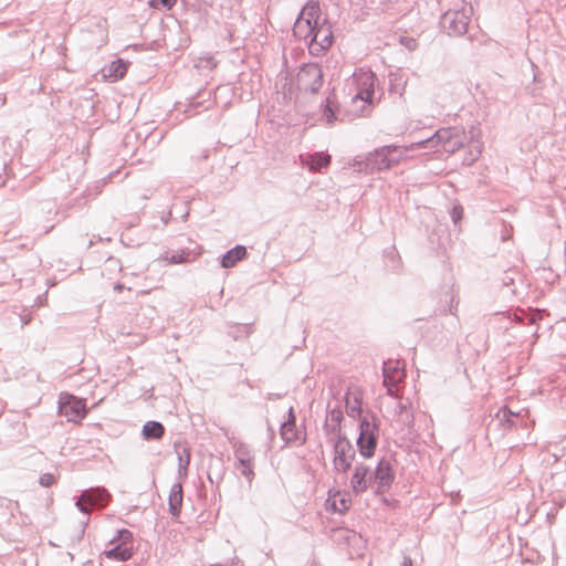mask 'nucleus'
Returning a JSON list of instances; mask_svg holds the SVG:
<instances>
[{
  "instance_id": "1",
  "label": "nucleus",
  "mask_w": 566,
  "mask_h": 566,
  "mask_svg": "<svg viewBox=\"0 0 566 566\" xmlns=\"http://www.w3.org/2000/svg\"><path fill=\"white\" fill-rule=\"evenodd\" d=\"M415 149H418L416 142L402 146L387 145L379 147L366 156L364 167L360 170L367 172L388 170L401 161L411 158L409 153Z\"/></svg>"
},
{
  "instance_id": "2",
  "label": "nucleus",
  "mask_w": 566,
  "mask_h": 566,
  "mask_svg": "<svg viewBox=\"0 0 566 566\" xmlns=\"http://www.w3.org/2000/svg\"><path fill=\"white\" fill-rule=\"evenodd\" d=\"M376 75L370 70L359 69L355 71L348 82V88L352 96V104L363 103L360 112L371 104Z\"/></svg>"
},
{
  "instance_id": "3",
  "label": "nucleus",
  "mask_w": 566,
  "mask_h": 566,
  "mask_svg": "<svg viewBox=\"0 0 566 566\" xmlns=\"http://www.w3.org/2000/svg\"><path fill=\"white\" fill-rule=\"evenodd\" d=\"M465 143L464 129L460 127H443L438 129L432 136L416 142L418 148H433L441 146L447 153L459 150Z\"/></svg>"
},
{
  "instance_id": "4",
  "label": "nucleus",
  "mask_w": 566,
  "mask_h": 566,
  "mask_svg": "<svg viewBox=\"0 0 566 566\" xmlns=\"http://www.w3.org/2000/svg\"><path fill=\"white\" fill-rule=\"evenodd\" d=\"M333 447V468L337 473H347L352 468L356 452L350 441L338 431L331 439Z\"/></svg>"
},
{
  "instance_id": "5",
  "label": "nucleus",
  "mask_w": 566,
  "mask_h": 566,
  "mask_svg": "<svg viewBox=\"0 0 566 566\" xmlns=\"http://www.w3.org/2000/svg\"><path fill=\"white\" fill-rule=\"evenodd\" d=\"M321 9L318 3H307L298 14L294 27L293 34L295 38L303 40L307 45L310 44L314 28L318 18Z\"/></svg>"
},
{
  "instance_id": "6",
  "label": "nucleus",
  "mask_w": 566,
  "mask_h": 566,
  "mask_svg": "<svg viewBox=\"0 0 566 566\" xmlns=\"http://www.w3.org/2000/svg\"><path fill=\"white\" fill-rule=\"evenodd\" d=\"M379 437V429L375 418L365 417L359 423V436L357 447L361 457L370 458L374 455Z\"/></svg>"
},
{
  "instance_id": "7",
  "label": "nucleus",
  "mask_w": 566,
  "mask_h": 566,
  "mask_svg": "<svg viewBox=\"0 0 566 566\" xmlns=\"http://www.w3.org/2000/svg\"><path fill=\"white\" fill-rule=\"evenodd\" d=\"M473 14L472 6H463L459 10H449L441 17L440 23L449 35H462L467 32Z\"/></svg>"
},
{
  "instance_id": "8",
  "label": "nucleus",
  "mask_w": 566,
  "mask_h": 566,
  "mask_svg": "<svg viewBox=\"0 0 566 566\" xmlns=\"http://www.w3.org/2000/svg\"><path fill=\"white\" fill-rule=\"evenodd\" d=\"M232 449L237 460V470L251 482L254 478V457L250 447L244 442L234 441Z\"/></svg>"
},
{
  "instance_id": "9",
  "label": "nucleus",
  "mask_w": 566,
  "mask_h": 566,
  "mask_svg": "<svg viewBox=\"0 0 566 566\" xmlns=\"http://www.w3.org/2000/svg\"><path fill=\"white\" fill-rule=\"evenodd\" d=\"M297 84L304 91L316 93L323 84V72L318 64L310 63L301 67Z\"/></svg>"
},
{
  "instance_id": "10",
  "label": "nucleus",
  "mask_w": 566,
  "mask_h": 566,
  "mask_svg": "<svg viewBox=\"0 0 566 566\" xmlns=\"http://www.w3.org/2000/svg\"><path fill=\"white\" fill-rule=\"evenodd\" d=\"M333 32L331 25L325 20H321L318 15L314 32L312 34L308 49L312 53L317 54L332 45Z\"/></svg>"
},
{
  "instance_id": "11",
  "label": "nucleus",
  "mask_w": 566,
  "mask_h": 566,
  "mask_svg": "<svg viewBox=\"0 0 566 566\" xmlns=\"http://www.w3.org/2000/svg\"><path fill=\"white\" fill-rule=\"evenodd\" d=\"M375 484L374 471L364 463H356L350 476V488L355 494H361Z\"/></svg>"
},
{
  "instance_id": "12",
  "label": "nucleus",
  "mask_w": 566,
  "mask_h": 566,
  "mask_svg": "<svg viewBox=\"0 0 566 566\" xmlns=\"http://www.w3.org/2000/svg\"><path fill=\"white\" fill-rule=\"evenodd\" d=\"M374 480L375 484L377 485L376 491L378 493H384L389 489L394 481V473L388 460L381 459L378 462L377 468L374 471Z\"/></svg>"
},
{
  "instance_id": "13",
  "label": "nucleus",
  "mask_w": 566,
  "mask_h": 566,
  "mask_svg": "<svg viewBox=\"0 0 566 566\" xmlns=\"http://www.w3.org/2000/svg\"><path fill=\"white\" fill-rule=\"evenodd\" d=\"M384 386L388 388V394L394 395L395 387L405 376L403 368L399 361L387 360L382 367Z\"/></svg>"
},
{
  "instance_id": "14",
  "label": "nucleus",
  "mask_w": 566,
  "mask_h": 566,
  "mask_svg": "<svg viewBox=\"0 0 566 566\" xmlns=\"http://www.w3.org/2000/svg\"><path fill=\"white\" fill-rule=\"evenodd\" d=\"M60 410L67 421L78 422L86 415L84 400L70 397L66 401L60 402Z\"/></svg>"
},
{
  "instance_id": "15",
  "label": "nucleus",
  "mask_w": 566,
  "mask_h": 566,
  "mask_svg": "<svg viewBox=\"0 0 566 566\" xmlns=\"http://www.w3.org/2000/svg\"><path fill=\"white\" fill-rule=\"evenodd\" d=\"M280 434L285 443L298 442L302 444L305 442V437H301L296 430L295 413L293 407L289 408L287 419L281 424Z\"/></svg>"
},
{
  "instance_id": "16",
  "label": "nucleus",
  "mask_w": 566,
  "mask_h": 566,
  "mask_svg": "<svg viewBox=\"0 0 566 566\" xmlns=\"http://www.w3.org/2000/svg\"><path fill=\"white\" fill-rule=\"evenodd\" d=\"M300 163L312 172H322L331 163V156L325 153L300 155Z\"/></svg>"
},
{
  "instance_id": "17",
  "label": "nucleus",
  "mask_w": 566,
  "mask_h": 566,
  "mask_svg": "<svg viewBox=\"0 0 566 566\" xmlns=\"http://www.w3.org/2000/svg\"><path fill=\"white\" fill-rule=\"evenodd\" d=\"M182 484L176 482L171 485L168 496V511L174 518L179 517L182 506Z\"/></svg>"
},
{
  "instance_id": "18",
  "label": "nucleus",
  "mask_w": 566,
  "mask_h": 566,
  "mask_svg": "<svg viewBox=\"0 0 566 566\" xmlns=\"http://www.w3.org/2000/svg\"><path fill=\"white\" fill-rule=\"evenodd\" d=\"M395 417L397 422L402 427H410L413 423V413L410 409V402L408 400H397L395 406Z\"/></svg>"
},
{
  "instance_id": "19",
  "label": "nucleus",
  "mask_w": 566,
  "mask_h": 566,
  "mask_svg": "<svg viewBox=\"0 0 566 566\" xmlns=\"http://www.w3.org/2000/svg\"><path fill=\"white\" fill-rule=\"evenodd\" d=\"M175 449L178 458V476L186 479L188 474V467L190 464V450L186 444L176 443Z\"/></svg>"
},
{
  "instance_id": "20",
  "label": "nucleus",
  "mask_w": 566,
  "mask_h": 566,
  "mask_svg": "<svg viewBox=\"0 0 566 566\" xmlns=\"http://www.w3.org/2000/svg\"><path fill=\"white\" fill-rule=\"evenodd\" d=\"M247 255V249L243 245H235L226 252L221 259V266L224 269L233 268Z\"/></svg>"
},
{
  "instance_id": "21",
  "label": "nucleus",
  "mask_w": 566,
  "mask_h": 566,
  "mask_svg": "<svg viewBox=\"0 0 566 566\" xmlns=\"http://www.w3.org/2000/svg\"><path fill=\"white\" fill-rule=\"evenodd\" d=\"M390 91L402 96L407 85V77L401 70L390 72L389 74Z\"/></svg>"
},
{
  "instance_id": "22",
  "label": "nucleus",
  "mask_w": 566,
  "mask_h": 566,
  "mask_svg": "<svg viewBox=\"0 0 566 566\" xmlns=\"http://www.w3.org/2000/svg\"><path fill=\"white\" fill-rule=\"evenodd\" d=\"M346 411L352 418H357L361 413V398L359 392L346 394Z\"/></svg>"
},
{
  "instance_id": "23",
  "label": "nucleus",
  "mask_w": 566,
  "mask_h": 566,
  "mask_svg": "<svg viewBox=\"0 0 566 566\" xmlns=\"http://www.w3.org/2000/svg\"><path fill=\"white\" fill-rule=\"evenodd\" d=\"M143 437L147 440H150V439H155V440H158V439H161L164 433H165V428L164 426L158 422V421H147L144 426H143Z\"/></svg>"
},
{
  "instance_id": "24",
  "label": "nucleus",
  "mask_w": 566,
  "mask_h": 566,
  "mask_svg": "<svg viewBox=\"0 0 566 566\" xmlns=\"http://www.w3.org/2000/svg\"><path fill=\"white\" fill-rule=\"evenodd\" d=\"M104 71V75L106 77H111L116 81L118 78H122L127 72V63L118 59L116 61H113Z\"/></svg>"
},
{
  "instance_id": "25",
  "label": "nucleus",
  "mask_w": 566,
  "mask_h": 566,
  "mask_svg": "<svg viewBox=\"0 0 566 566\" xmlns=\"http://www.w3.org/2000/svg\"><path fill=\"white\" fill-rule=\"evenodd\" d=\"M85 492L90 493L87 499L90 505L103 506L111 497L109 493L104 488L90 489L85 490Z\"/></svg>"
},
{
  "instance_id": "26",
  "label": "nucleus",
  "mask_w": 566,
  "mask_h": 566,
  "mask_svg": "<svg viewBox=\"0 0 566 566\" xmlns=\"http://www.w3.org/2000/svg\"><path fill=\"white\" fill-rule=\"evenodd\" d=\"M107 558L115 559L118 562H125L130 558L132 552L127 547L117 545L105 553Z\"/></svg>"
},
{
  "instance_id": "27",
  "label": "nucleus",
  "mask_w": 566,
  "mask_h": 566,
  "mask_svg": "<svg viewBox=\"0 0 566 566\" xmlns=\"http://www.w3.org/2000/svg\"><path fill=\"white\" fill-rule=\"evenodd\" d=\"M336 112H337V105H335L334 102L331 101L329 97H327L326 105L324 106L323 114H322V117L326 124L332 125L335 120L338 119Z\"/></svg>"
},
{
  "instance_id": "28",
  "label": "nucleus",
  "mask_w": 566,
  "mask_h": 566,
  "mask_svg": "<svg viewBox=\"0 0 566 566\" xmlns=\"http://www.w3.org/2000/svg\"><path fill=\"white\" fill-rule=\"evenodd\" d=\"M517 413H514L512 410H510L507 407H502L499 412L496 413L497 419L501 423H503L505 427H512L514 426V421L512 420L513 417H516Z\"/></svg>"
},
{
  "instance_id": "29",
  "label": "nucleus",
  "mask_w": 566,
  "mask_h": 566,
  "mask_svg": "<svg viewBox=\"0 0 566 566\" xmlns=\"http://www.w3.org/2000/svg\"><path fill=\"white\" fill-rule=\"evenodd\" d=\"M217 65V62L213 56L206 55V56H199L197 61L195 62V66L197 69H206V70H212Z\"/></svg>"
},
{
  "instance_id": "30",
  "label": "nucleus",
  "mask_w": 566,
  "mask_h": 566,
  "mask_svg": "<svg viewBox=\"0 0 566 566\" xmlns=\"http://www.w3.org/2000/svg\"><path fill=\"white\" fill-rule=\"evenodd\" d=\"M176 0H148V4L157 10H170Z\"/></svg>"
},
{
  "instance_id": "31",
  "label": "nucleus",
  "mask_w": 566,
  "mask_h": 566,
  "mask_svg": "<svg viewBox=\"0 0 566 566\" xmlns=\"http://www.w3.org/2000/svg\"><path fill=\"white\" fill-rule=\"evenodd\" d=\"M518 321H521L523 324H535L539 318L541 314L538 311L532 312L530 314L522 313V316L515 315Z\"/></svg>"
},
{
  "instance_id": "32",
  "label": "nucleus",
  "mask_w": 566,
  "mask_h": 566,
  "mask_svg": "<svg viewBox=\"0 0 566 566\" xmlns=\"http://www.w3.org/2000/svg\"><path fill=\"white\" fill-rule=\"evenodd\" d=\"M88 496L90 493L84 491L75 504L76 507L84 514H90V509L87 506L90 505L87 502Z\"/></svg>"
},
{
  "instance_id": "33",
  "label": "nucleus",
  "mask_w": 566,
  "mask_h": 566,
  "mask_svg": "<svg viewBox=\"0 0 566 566\" xmlns=\"http://www.w3.org/2000/svg\"><path fill=\"white\" fill-rule=\"evenodd\" d=\"M188 253H186L185 251H180V252H175L172 253L171 255H167L166 259L171 263V264H180V263H184L187 261V258H188Z\"/></svg>"
},
{
  "instance_id": "34",
  "label": "nucleus",
  "mask_w": 566,
  "mask_h": 566,
  "mask_svg": "<svg viewBox=\"0 0 566 566\" xmlns=\"http://www.w3.org/2000/svg\"><path fill=\"white\" fill-rule=\"evenodd\" d=\"M331 506H332V510L334 512L344 513V512H346L349 509V501L344 499V497H342L339 500V504H337L336 500H334L332 502Z\"/></svg>"
},
{
  "instance_id": "35",
  "label": "nucleus",
  "mask_w": 566,
  "mask_h": 566,
  "mask_svg": "<svg viewBox=\"0 0 566 566\" xmlns=\"http://www.w3.org/2000/svg\"><path fill=\"white\" fill-rule=\"evenodd\" d=\"M132 539V533L128 530H118L117 536L114 537L111 543H115L116 541H122L124 544Z\"/></svg>"
},
{
  "instance_id": "36",
  "label": "nucleus",
  "mask_w": 566,
  "mask_h": 566,
  "mask_svg": "<svg viewBox=\"0 0 566 566\" xmlns=\"http://www.w3.org/2000/svg\"><path fill=\"white\" fill-rule=\"evenodd\" d=\"M39 483L44 488H49L55 483V478L51 473H44L40 476Z\"/></svg>"
},
{
  "instance_id": "37",
  "label": "nucleus",
  "mask_w": 566,
  "mask_h": 566,
  "mask_svg": "<svg viewBox=\"0 0 566 566\" xmlns=\"http://www.w3.org/2000/svg\"><path fill=\"white\" fill-rule=\"evenodd\" d=\"M450 214H451L453 222L457 223L462 218L463 208L461 206H454L452 208Z\"/></svg>"
},
{
  "instance_id": "38",
  "label": "nucleus",
  "mask_w": 566,
  "mask_h": 566,
  "mask_svg": "<svg viewBox=\"0 0 566 566\" xmlns=\"http://www.w3.org/2000/svg\"><path fill=\"white\" fill-rule=\"evenodd\" d=\"M329 415L331 419L337 423H339L343 418V413L339 409H332Z\"/></svg>"
},
{
  "instance_id": "39",
  "label": "nucleus",
  "mask_w": 566,
  "mask_h": 566,
  "mask_svg": "<svg viewBox=\"0 0 566 566\" xmlns=\"http://www.w3.org/2000/svg\"><path fill=\"white\" fill-rule=\"evenodd\" d=\"M210 566H244L243 562L239 558H233L231 559L230 564H220V563H217V564H212Z\"/></svg>"
},
{
  "instance_id": "40",
  "label": "nucleus",
  "mask_w": 566,
  "mask_h": 566,
  "mask_svg": "<svg viewBox=\"0 0 566 566\" xmlns=\"http://www.w3.org/2000/svg\"><path fill=\"white\" fill-rule=\"evenodd\" d=\"M401 566H412V559L408 556H405Z\"/></svg>"
},
{
  "instance_id": "41",
  "label": "nucleus",
  "mask_w": 566,
  "mask_h": 566,
  "mask_svg": "<svg viewBox=\"0 0 566 566\" xmlns=\"http://www.w3.org/2000/svg\"><path fill=\"white\" fill-rule=\"evenodd\" d=\"M124 289V286L122 284H116L115 285V290L117 291H122Z\"/></svg>"
}]
</instances>
